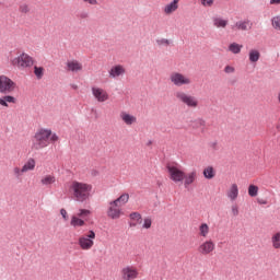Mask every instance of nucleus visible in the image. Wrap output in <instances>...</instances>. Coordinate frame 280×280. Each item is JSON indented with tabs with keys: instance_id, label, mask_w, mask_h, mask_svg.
Segmentation results:
<instances>
[{
	"instance_id": "obj_1",
	"label": "nucleus",
	"mask_w": 280,
	"mask_h": 280,
	"mask_svg": "<svg viewBox=\"0 0 280 280\" xmlns=\"http://www.w3.org/2000/svg\"><path fill=\"white\" fill-rule=\"evenodd\" d=\"M58 140V135L51 129L40 128L32 139V150H44V148H48V145L56 143Z\"/></svg>"
},
{
	"instance_id": "obj_2",
	"label": "nucleus",
	"mask_w": 280,
	"mask_h": 280,
	"mask_svg": "<svg viewBox=\"0 0 280 280\" xmlns=\"http://www.w3.org/2000/svg\"><path fill=\"white\" fill-rule=\"evenodd\" d=\"M69 191L75 202H86V200L91 198L93 185L84 182L73 180L70 184Z\"/></svg>"
},
{
	"instance_id": "obj_3",
	"label": "nucleus",
	"mask_w": 280,
	"mask_h": 280,
	"mask_svg": "<svg viewBox=\"0 0 280 280\" xmlns=\"http://www.w3.org/2000/svg\"><path fill=\"white\" fill-rule=\"evenodd\" d=\"M9 62L11 67L19 69L20 71H25V69L34 67V58L27 52H22L18 57H14V55L10 52Z\"/></svg>"
},
{
	"instance_id": "obj_4",
	"label": "nucleus",
	"mask_w": 280,
	"mask_h": 280,
	"mask_svg": "<svg viewBox=\"0 0 280 280\" xmlns=\"http://www.w3.org/2000/svg\"><path fill=\"white\" fill-rule=\"evenodd\" d=\"M170 82L171 84H173V86H177L178 89H180V86H191L192 84V80L191 77L182 73L179 71H173L170 74Z\"/></svg>"
},
{
	"instance_id": "obj_5",
	"label": "nucleus",
	"mask_w": 280,
	"mask_h": 280,
	"mask_svg": "<svg viewBox=\"0 0 280 280\" xmlns=\"http://www.w3.org/2000/svg\"><path fill=\"white\" fill-rule=\"evenodd\" d=\"M175 97L177 102H180V104H184L188 108H198V106H200V102L198 101V97L191 94H188L184 91L175 92Z\"/></svg>"
},
{
	"instance_id": "obj_6",
	"label": "nucleus",
	"mask_w": 280,
	"mask_h": 280,
	"mask_svg": "<svg viewBox=\"0 0 280 280\" xmlns=\"http://www.w3.org/2000/svg\"><path fill=\"white\" fill-rule=\"evenodd\" d=\"M141 277V271L135 265L124 266L119 271L120 280H137Z\"/></svg>"
},
{
	"instance_id": "obj_7",
	"label": "nucleus",
	"mask_w": 280,
	"mask_h": 280,
	"mask_svg": "<svg viewBox=\"0 0 280 280\" xmlns=\"http://www.w3.org/2000/svg\"><path fill=\"white\" fill-rule=\"evenodd\" d=\"M78 244L81 250H91L95 246V232L90 230L88 234H84L79 237Z\"/></svg>"
},
{
	"instance_id": "obj_8",
	"label": "nucleus",
	"mask_w": 280,
	"mask_h": 280,
	"mask_svg": "<svg viewBox=\"0 0 280 280\" xmlns=\"http://www.w3.org/2000/svg\"><path fill=\"white\" fill-rule=\"evenodd\" d=\"M166 171L170 180L173 183H183V180H185V171L180 170V167L174 164H168Z\"/></svg>"
},
{
	"instance_id": "obj_9",
	"label": "nucleus",
	"mask_w": 280,
	"mask_h": 280,
	"mask_svg": "<svg viewBox=\"0 0 280 280\" xmlns=\"http://www.w3.org/2000/svg\"><path fill=\"white\" fill-rule=\"evenodd\" d=\"M91 215V210L86 209H80L77 214H73L70 220V225L73 226V229H80L86 224L84 221V218H89Z\"/></svg>"
},
{
	"instance_id": "obj_10",
	"label": "nucleus",
	"mask_w": 280,
	"mask_h": 280,
	"mask_svg": "<svg viewBox=\"0 0 280 280\" xmlns=\"http://www.w3.org/2000/svg\"><path fill=\"white\" fill-rule=\"evenodd\" d=\"M16 89H19L16 82L8 75L0 74V93H14Z\"/></svg>"
},
{
	"instance_id": "obj_11",
	"label": "nucleus",
	"mask_w": 280,
	"mask_h": 280,
	"mask_svg": "<svg viewBox=\"0 0 280 280\" xmlns=\"http://www.w3.org/2000/svg\"><path fill=\"white\" fill-rule=\"evenodd\" d=\"M215 250V242L213 240H207L203 243H201L198 247L199 255H213V252Z\"/></svg>"
},
{
	"instance_id": "obj_12",
	"label": "nucleus",
	"mask_w": 280,
	"mask_h": 280,
	"mask_svg": "<svg viewBox=\"0 0 280 280\" xmlns=\"http://www.w3.org/2000/svg\"><path fill=\"white\" fill-rule=\"evenodd\" d=\"M121 215H124V211H121L119 205L115 203L114 201H110L109 207L107 209V218H110V220H119Z\"/></svg>"
},
{
	"instance_id": "obj_13",
	"label": "nucleus",
	"mask_w": 280,
	"mask_h": 280,
	"mask_svg": "<svg viewBox=\"0 0 280 280\" xmlns=\"http://www.w3.org/2000/svg\"><path fill=\"white\" fill-rule=\"evenodd\" d=\"M92 95L96 100V102H100V103L108 102L110 97L106 90L97 86L92 88Z\"/></svg>"
},
{
	"instance_id": "obj_14",
	"label": "nucleus",
	"mask_w": 280,
	"mask_h": 280,
	"mask_svg": "<svg viewBox=\"0 0 280 280\" xmlns=\"http://www.w3.org/2000/svg\"><path fill=\"white\" fill-rule=\"evenodd\" d=\"M84 69L82 62L77 59H71L66 62V71H70L71 73H80Z\"/></svg>"
},
{
	"instance_id": "obj_15",
	"label": "nucleus",
	"mask_w": 280,
	"mask_h": 280,
	"mask_svg": "<svg viewBox=\"0 0 280 280\" xmlns=\"http://www.w3.org/2000/svg\"><path fill=\"white\" fill-rule=\"evenodd\" d=\"M196 180H198V171L194 170L188 172L187 174L184 173V187H191V185H194Z\"/></svg>"
},
{
	"instance_id": "obj_16",
	"label": "nucleus",
	"mask_w": 280,
	"mask_h": 280,
	"mask_svg": "<svg viewBox=\"0 0 280 280\" xmlns=\"http://www.w3.org/2000/svg\"><path fill=\"white\" fill-rule=\"evenodd\" d=\"M119 117L125 126H135V124H137V116L126 110L120 112Z\"/></svg>"
},
{
	"instance_id": "obj_17",
	"label": "nucleus",
	"mask_w": 280,
	"mask_h": 280,
	"mask_svg": "<svg viewBox=\"0 0 280 280\" xmlns=\"http://www.w3.org/2000/svg\"><path fill=\"white\" fill-rule=\"evenodd\" d=\"M108 75L112 78V80L120 78V75H126V67L116 65L109 69Z\"/></svg>"
},
{
	"instance_id": "obj_18",
	"label": "nucleus",
	"mask_w": 280,
	"mask_h": 280,
	"mask_svg": "<svg viewBox=\"0 0 280 280\" xmlns=\"http://www.w3.org/2000/svg\"><path fill=\"white\" fill-rule=\"evenodd\" d=\"M226 197L229 198V200H231V202H235V200L240 198V187L237 186V184H231V186L226 190Z\"/></svg>"
},
{
	"instance_id": "obj_19",
	"label": "nucleus",
	"mask_w": 280,
	"mask_h": 280,
	"mask_svg": "<svg viewBox=\"0 0 280 280\" xmlns=\"http://www.w3.org/2000/svg\"><path fill=\"white\" fill-rule=\"evenodd\" d=\"M178 3H180V0H173L172 2L165 4L162 9V12L166 16H171V14H174L176 10H178Z\"/></svg>"
},
{
	"instance_id": "obj_20",
	"label": "nucleus",
	"mask_w": 280,
	"mask_h": 280,
	"mask_svg": "<svg viewBox=\"0 0 280 280\" xmlns=\"http://www.w3.org/2000/svg\"><path fill=\"white\" fill-rule=\"evenodd\" d=\"M232 30L248 32V30H253V22L250 20L238 21L232 26Z\"/></svg>"
},
{
	"instance_id": "obj_21",
	"label": "nucleus",
	"mask_w": 280,
	"mask_h": 280,
	"mask_svg": "<svg viewBox=\"0 0 280 280\" xmlns=\"http://www.w3.org/2000/svg\"><path fill=\"white\" fill-rule=\"evenodd\" d=\"M10 104H16V97L12 95L0 96V106H2V108H10Z\"/></svg>"
},
{
	"instance_id": "obj_22",
	"label": "nucleus",
	"mask_w": 280,
	"mask_h": 280,
	"mask_svg": "<svg viewBox=\"0 0 280 280\" xmlns=\"http://www.w3.org/2000/svg\"><path fill=\"white\" fill-rule=\"evenodd\" d=\"M212 24L218 30H225V27L229 25V20L215 16L212 19Z\"/></svg>"
},
{
	"instance_id": "obj_23",
	"label": "nucleus",
	"mask_w": 280,
	"mask_h": 280,
	"mask_svg": "<svg viewBox=\"0 0 280 280\" xmlns=\"http://www.w3.org/2000/svg\"><path fill=\"white\" fill-rule=\"evenodd\" d=\"M22 170L24 171V174H27V172H34V170H36V160H34V158H30L22 166Z\"/></svg>"
},
{
	"instance_id": "obj_24",
	"label": "nucleus",
	"mask_w": 280,
	"mask_h": 280,
	"mask_svg": "<svg viewBox=\"0 0 280 280\" xmlns=\"http://www.w3.org/2000/svg\"><path fill=\"white\" fill-rule=\"evenodd\" d=\"M270 242L275 250H280V231H276L271 234Z\"/></svg>"
},
{
	"instance_id": "obj_25",
	"label": "nucleus",
	"mask_w": 280,
	"mask_h": 280,
	"mask_svg": "<svg viewBox=\"0 0 280 280\" xmlns=\"http://www.w3.org/2000/svg\"><path fill=\"white\" fill-rule=\"evenodd\" d=\"M198 235H199V237H205V238H207V237H209V233H210V228H209V224H207V223H201L200 225H199V229H198Z\"/></svg>"
},
{
	"instance_id": "obj_26",
	"label": "nucleus",
	"mask_w": 280,
	"mask_h": 280,
	"mask_svg": "<svg viewBox=\"0 0 280 280\" xmlns=\"http://www.w3.org/2000/svg\"><path fill=\"white\" fill-rule=\"evenodd\" d=\"M249 62H259V59L261 58V52H259L258 49H250L248 52Z\"/></svg>"
},
{
	"instance_id": "obj_27",
	"label": "nucleus",
	"mask_w": 280,
	"mask_h": 280,
	"mask_svg": "<svg viewBox=\"0 0 280 280\" xmlns=\"http://www.w3.org/2000/svg\"><path fill=\"white\" fill-rule=\"evenodd\" d=\"M54 183H56V176L54 175H45L40 179V185L44 187H50V185H54Z\"/></svg>"
},
{
	"instance_id": "obj_28",
	"label": "nucleus",
	"mask_w": 280,
	"mask_h": 280,
	"mask_svg": "<svg viewBox=\"0 0 280 280\" xmlns=\"http://www.w3.org/2000/svg\"><path fill=\"white\" fill-rule=\"evenodd\" d=\"M128 200H130V195L127 192H124L122 195H120L116 200H114L113 202H115L116 205H118V207H124V205H126L128 202Z\"/></svg>"
},
{
	"instance_id": "obj_29",
	"label": "nucleus",
	"mask_w": 280,
	"mask_h": 280,
	"mask_svg": "<svg viewBox=\"0 0 280 280\" xmlns=\"http://www.w3.org/2000/svg\"><path fill=\"white\" fill-rule=\"evenodd\" d=\"M203 176L208 180H211V178H215V168H213V166H207L203 170Z\"/></svg>"
},
{
	"instance_id": "obj_30",
	"label": "nucleus",
	"mask_w": 280,
	"mask_h": 280,
	"mask_svg": "<svg viewBox=\"0 0 280 280\" xmlns=\"http://www.w3.org/2000/svg\"><path fill=\"white\" fill-rule=\"evenodd\" d=\"M248 196H250V198H257V196H259V186L255 185V184H250L248 186Z\"/></svg>"
},
{
	"instance_id": "obj_31",
	"label": "nucleus",
	"mask_w": 280,
	"mask_h": 280,
	"mask_svg": "<svg viewBox=\"0 0 280 280\" xmlns=\"http://www.w3.org/2000/svg\"><path fill=\"white\" fill-rule=\"evenodd\" d=\"M243 47H244L243 45H240L237 43H232L229 46V51H231L232 54H241Z\"/></svg>"
},
{
	"instance_id": "obj_32",
	"label": "nucleus",
	"mask_w": 280,
	"mask_h": 280,
	"mask_svg": "<svg viewBox=\"0 0 280 280\" xmlns=\"http://www.w3.org/2000/svg\"><path fill=\"white\" fill-rule=\"evenodd\" d=\"M271 27H273L276 32H280V14L271 18Z\"/></svg>"
},
{
	"instance_id": "obj_33",
	"label": "nucleus",
	"mask_w": 280,
	"mask_h": 280,
	"mask_svg": "<svg viewBox=\"0 0 280 280\" xmlns=\"http://www.w3.org/2000/svg\"><path fill=\"white\" fill-rule=\"evenodd\" d=\"M23 174H25V171H23V167L14 166L12 168V176H14V178H21Z\"/></svg>"
},
{
	"instance_id": "obj_34",
	"label": "nucleus",
	"mask_w": 280,
	"mask_h": 280,
	"mask_svg": "<svg viewBox=\"0 0 280 280\" xmlns=\"http://www.w3.org/2000/svg\"><path fill=\"white\" fill-rule=\"evenodd\" d=\"M34 74L36 75L37 80H42L43 75H45V68L35 66Z\"/></svg>"
},
{
	"instance_id": "obj_35",
	"label": "nucleus",
	"mask_w": 280,
	"mask_h": 280,
	"mask_svg": "<svg viewBox=\"0 0 280 280\" xmlns=\"http://www.w3.org/2000/svg\"><path fill=\"white\" fill-rule=\"evenodd\" d=\"M131 220H136V222H138V224H141L143 222V220L141 219V213L139 212H132L130 214Z\"/></svg>"
},
{
	"instance_id": "obj_36",
	"label": "nucleus",
	"mask_w": 280,
	"mask_h": 280,
	"mask_svg": "<svg viewBox=\"0 0 280 280\" xmlns=\"http://www.w3.org/2000/svg\"><path fill=\"white\" fill-rule=\"evenodd\" d=\"M19 11L22 13V14H27L30 13V4L27 3H22L19 8Z\"/></svg>"
},
{
	"instance_id": "obj_37",
	"label": "nucleus",
	"mask_w": 280,
	"mask_h": 280,
	"mask_svg": "<svg viewBox=\"0 0 280 280\" xmlns=\"http://www.w3.org/2000/svg\"><path fill=\"white\" fill-rule=\"evenodd\" d=\"M142 229H152V219L151 218H144Z\"/></svg>"
},
{
	"instance_id": "obj_38",
	"label": "nucleus",
	"mask_w": 280,
	"mask_h": 280,
	"mask_svg": "<svg viewBox=\"0 0 280 280\" xmlns=\"http://www.w3.org/2000/svg\"><path fill=\"white\" fill-rule=\"evenodd\" d=\"M200 3L203 8H211L215 0H200Z\"/></svg>"
},
{
	"instance_id": "obj_39",
	"label": "nucleus",
	"mask_w": 280,
	"mask_h": 280,
	"mask_svg": "<svg viewBox=\"0 0 280 280\" xmlns=\"http://www.w3.org/2000/svg\"><path fill=\"white\" fill-rule=\"evenodd\" d=\"M231 211H232V215H234V218H237V215H240V207H237V205H233L231 207Z\"/></svg>"
},
{
	"instance_id": "obj_40",
	"label": "nucleus",
	"mask_w": 280,
	"mask_h": 280,
	"mask_svg": "<svg viewBox=\"0 0 280 280\" xmlns=\"http://www.w3.org/2000/svg\"><path fill=\"white\" fill-rule=\"evenodd\" d=\"M205 127V120L203 119H197L194 121V128H202Z\"/></svg>"
},
{
	"instance_id": "obj_41",
	"label": "nucleus",
	"mask_w": 280,
	"mask_h": 280,
	"mask_svg": "<svg viewBox=\"0 0 280 280\" xmlns=\"http://www.w3.org/2000/svg\"><path fill=\"white\" fill-rule=\"evenodd\" d=\"M85 5H100V1L97 0H83Z\"/></svg>"
},
{
	"instance_id": "obj_42",
	"label": "nucleus",
	"mask_w": 280,
	"mask_h": 280,
	"mask_svg": "<svg viewBox=\"0 0 280 280\" xmlns=\"http://www.w3.org/2000/svg\"><path fill=\"white\" fill-rule=\"evenodd\" d=\"M60 215L63 218L65 222H67V220H69V213L67 212V210L65 208H62L60 210Z\"/></svg>"
},
{
	"instance_id": "obj_43",
	"label": "nucleus",
	"mask_w": 280,
	"mask_h": 280,
	"mask_svg": "<svg viewBox=\"0 0 280 280\" xmlns=\"http://www.w3.org/2000/svg\"><path fill=\"white\" fill-rule=\"evenodd\" d=\"M225 73H235V68L233 66H226L224 68Z\"/></svg>"
},
{
	"instance_id": "obj_44",
	"label": "nucleus",
	"mask_w": 280,
	"mask_h": 280,
	"mask_svg": "<svg viewBox=\"0 0 280 280\" xmlns=\"http://www.w3.org/2000/svg\"><path fill=\"white\" fill-rule=\"evenodd\" d=\"M270 5H280V0H270Z\"/></svg>"
}]
</instances>
